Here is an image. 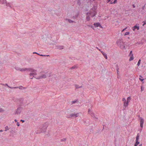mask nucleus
I'll use <instances>...</instances> for the list:
<instances>
[{
    "label": "nucleus",
    "instance_id": "obj_49",
    "mask_svg": "<svg viewBox=\"0 0 146 146\" xmlns=\"http://www.w3.org/2000/svg\"><path fill=\"white\" fill-rule=\"evenodd\" d=\"M15 122H17V119H15Z\"/></svg>",
    "mask_w": 146,
    "mask_h": 146
},
{
    "label": "nucleus",
    "instance_id": "obj_42",
    "mask_svg": "<svg viewBox=\"0 0 146 146\" xmlns=\"http://www.w3.org/2000/svg\"><path fill=\"white\" fill-rule=\"evenodd\" d=\"M141 91H143V88L142 86L141 87Z\"/></svg>",
    "mask_w": 146,
    "mask_h": 146
},
{
    "label": "nucleus",
    "instance_id": "obj_50",
    "mask_svg": "<svg viewBox=\"0 0 146 146\" xmlns=\"http://www.w3.org/2000/svg\"><path fill=\"white\" fill-rule=\"evenodd\" d=\"M90 111V110L89 109H88V112H89V113H89V112Z\"/></svg>",
    "mask_w": 146,
    "mask_h": 146
},
{
    "label": "nucleus",
    "instance_id": "obj_34",
    "mask_svg": "<svg viewBox=\"0 0 146 146\" xmlns=\"http://www.w3.org/2000/svg\"><path fill=\"white\" fill-rule=\"evenodd\" d=\"M91 114H92V115H91V116L92 117H95L93 113H91Z\"/></svg>",
    "mask_w": 146,
    "mask_h": 146
},
{
    "label": "nucleus",
    "instance_id": "obj_48",
    "mask_svg": "<svg viewBox=\"0 0 146 146\" xmlns=\"http://www.w3.org/2000/svg\"><path fill=\"white\" fill-rule=\"evenodd\" d=\"M96 48H97V49H98L100 51H101L97 47H96Z\"/></svg>",
    "mask_w": 146,
    "mask_h": 146
},
{
    "label": "nucleus",
    "instance_id": "obj_43",
    "mask_svg": "<svg viewBox=\"0 0 146 146\" xmlns=\"http://www.w3.org/2000/svg\"><path fill=\"white\" fill-rule=\"evenodd\" d=\"M21 121H22L23 123L25 122V120L21 119Z\"/></svg>",
    "mask_w": 146,
    "mask_h": 146
},
{
    "label": "nucleus",
    "instance_id": "obj_47",
    "mask_svg": "<svg viewBox=\"0 0 146 146\" xmlns=\"http://www.w3.org/2000/svg\"><path fill=\"white\" fill-rule=\"evenodd\" d=\"M113 2L112 1H111V2L110 3L111 4H113Z\"/></svg>",
    "mask_w": 146,
    "mask_h": 146
},
{
    "label": "nucleus",
    "instance_id": "obj_4",
    "mask_svg": "<svg viewBox=\"0 0 146 146\" xmlns=\"http://www.w3.org/2000/svg\"><path fill=\"white\" fill-rule=\"evenodd\" d=\"M0 3L1 4H6L7 6H9L10 7H11L10 3H7L6 0H0Z\"/></svg>",
    "mask_w": 146,
    "mask_h": 146
},
{
    "label": "nucleus",
    "instance_id": "obj_57",
    "mask_svg": "<svg viewBox=\"0 0 146 146\" xmlns=\"http://www.w3.org/2000/svg\"><path fill=\"white\" fill-rule=\"evenodd\" d=\"M46 56H49V55H46Z\"/></svg>",
    "mask_w": 146,
    "mask_h": 146
},
{
    "label": "nucleus",
    "instance_id": "obj_29",
    "mask_svg": "<svg viewBox=\"0 0 146 146\" xmlns=\"http://www.w3.org/2000/svg\"><path fill=\"white\" fill-rule=\"evenodd\" d=\"M131 99V97L130 96L128 97L127 99V101H128V100H130V99Z\"/></svg>",
    "mask_w": 146,
    "mask_h": 146
},
{
    "label": "nucleus",
    "instance_id": "obj_8",
    "mask_svg": "<svg viewBox=\"0 0 146 146\" xmlns=\"http://www.w3.org/2000/svg\"><path fill=\"white\" fill-rule=\"evenodd\" d=\"M129 56H130V58L129 59V60L131 61L133 60V59L134 58L133 57V54L132 53V51H131L129 54Z\"/></svg>",
    "mask_w": 146,
    "mask_h": 146
},
{
    "label": "nucleus",
    "instance_id": "obj_11",
    "mask_svg": "<svg viewBox=\"0 0 146 146\" xmlns=\"http://www.w3.org/2000/svg\"><path fill=\"white\" fill-rule=\"evenodd\" d=\"M139 25H135L134 26L133 28V31H135L136 29H137V30H139Z\"/></svg>",
    "mask_w": 146,
    "mask_h": 146
},
{
    "label": "nucleus",
    "instance_id": "obj_14",
    "mask_svg": "<svg viewBox=\"0 0 146 146\" xmlns=\"http://www.w3.org/2000/svg\"><path fill=\"white\" fill-rule=\"evenodd\" d=\"M128 102L127 101L126 102V101H124L123 103V106L125 107V108L124 109H125L126 107L127 106L128 104Z\"/></svg>",
    "mask_w": 146,
    "mask_h": 146
},
{
    "label": "nucleus",
    "instance_id": "obj_22",
    "mask_svg": "<svg viewBox=\"0 0 146 146\" xmlns=\"http://www.w3.org/2000/svg\"><path fill=\"white\" fill-rule=\"evenodd\" d=\"M75 87L76 88H78L82 87V86H79V85H76Z\"/></svg>",
    "mask_w": 146,
    "mask_h": 146
},
{
    "label": "nucleus",
    "instance_id": "obj_41",
    "mask_svg": "<svg viewBox=\"0 0 146 146\" xmlns=\"http://www.w3.org/2000/svg\"><path fill=\"white\" fill-rule=\"evenodd\" d=\"M91 14L90 13H86V15L87 16L88 15H90V14Z\"/></svg>",
    "mask_w": 146,
    "mask_h": 146
},
{
    "label": "nucleus",
    "instance_id": "obj_19",
    "mask_svg": "<svg viewBox=\"0 0 146 146\" xmlns=\"http://www.w3.org/2000/svg\"><path fill=\"white\" fill-rule=\"evenodd\" d=\"M78 15H79L78 14H77V15H75L73 16L72 17L74 19H76L78 17Z\"/></svg>",
    "mask_w": 146,
    "mask_h": 146
},
{
    "label": "nucleus",
    "instance_id": "obj_51",
    "mask_svg": "<svg viewBox=\"0 0 146 146\" xmlns=\"http://www.w3.org/2000/svg\"><path fill=\"white\" fill-rule=\"evenodd\" d=\"M1 85H3V86H4V84H1Z\"/></svg>",
    "mask_w": 146,
    "mask_h": 146
},
{
    "label": "nucleus",
    "instance_id": "obj_3",
    "mask_svg": "<svg viewBox=\"0 0 146 146\" xmlns=\"http://www.w3.org/2000/svg\"><path fill=\"white\" fill-rule=\"evenodd\" d=\"M48 125V123L46 122L44 124L42 127L40 129L41 131L40 132H39V133L44 132L46 131V130L47 128Z\"/></svg>",
    "mask_w": 146,
    "mask_h": 146
},
{
    "label": "nucleus",
    "instance_id": "obj_39",
    "mask_svg": "<svg viewBox=\"0 0 146 146\" xmlns=\"http://www.w3.org/2000/svg\"><path fill=\"white\" fill-rule=\"evenodd\" d=\"M33 54H38V55H40L38 53L36 52H33Z\"/></svg>",
    "mask_w": 146,
    "mask_h": 146
},
{
    "label": "nucleus",
    "instance_id": "obj_45",
    "mask_svg": "<svg viewBox=\"0 0 146 146\" xmlns=\"http://www.w3.org/2000/svg\"><path fill=\"white\" fill-rule=\"evenodd\" d=\"M126 29V28H125V29H123L122 30V32H123V31H124Z\"/></svg>",
    "mask_w": 146,
    "mask_h": 146
},
{
    "label": "nucleus",
    "instance_id": "obj_21",
    "mask_svg": "<svg viewBox=\"0 0 146 146\" xmlns=\"http://www.w3.org/2000/svg\"><path fill=\"white\" fill-rule=\"evenodd\" d=\"M19 88L20 89L22 90L23 89V87L22 86H20L19 87H13V88Z\"/></svg>",
    "mask_w": 146,
    "mask_h": 146
},
{
    "label": "nucleus",
    "instance_id": "obj_28",
    "mask_svg": "<svg viewBox=\"0 0 146 146\" xmlns=\"http://www.w3.org/2000/svg\"><path fill=\"white\" fill-rule=\"evenodd\" d=\"M4 111V110L2 108H0V112H2Z\"/></svg>",
    "mask_w": 146,
    "mask_h": 146
},
{
    "label": "nucleus",
    "instance_id": "obj_5",
    "mask_svg": "<svg viewBox=\"0 0 146 146\" xmlns=\"http://www.w3.org/2000/svg\"><path fill=\"white\" fill-rule=\"evenodd\" d=\"M139 133L137 134V135L136 138V142L134 145V146H137V145L139 143Z\"/></svg>",
    "mask_w": 146,
    "mask_h": 146
},
{
    "label": "nucleus",
    "instance_id": "obj_38",
    "mask_svg": "<svg viewBox=\"0 0 146 146\" xmlns=\"http://www.w3.org/2000/svg\"><path fill=\"white\" fill-rule=\"evenodd\" d=\"M139 80H140L141 81H143L144 80V79H141V78H139Z\"/></svg>",
    "mask_w": 146,
    "mask_h": 146
},
{
    "label": "nucleus",
    "instance_id": "obj_23",
    "mask_svg": "<svg viewBox=\"0 0 146 146\" xmlns=\"http://www.w3.org/2000/svg\"><path fill=\"white\" fill-rule=\"evenodd\" d=\"M66 139H67L66 138H63L60 140V141L61 142L65 141H66Z\"/></svg>",
    "mask_w": 146,
    "mask_h": 146
},
{
    "label": "nucleus",
    "instance_id": "obj_55",
    "mask_svg": "<svg viewBox=\"0 0 146 146\" xmlns=\"http://www.w3.org/2000/svg\"><path fill=\"white\" fill-rule=\"evenodd\" d=\"M125 48V46H123V48Z\"/></svg>",
    "mask_w": 146,
    "mask_h": 146
},
{
    "label": "nucleus",
    "instance_id": "obj_9",
    "mask_svg": "<svg viewBox=\"0 0 146 146\" xmlns=\"http://www.w3.org/2000/svg\"><path fill=\"white\" fill-rule=\"evenodd\" d=\"M78 113H71L70 115V116L68 117V118H70V117H78Z\"/></svg>",
    "mask_w": 146,
    "mask_h": 146
},
{
    "label": "nucleus",
    "instance_id": "obj_61",
    "mask_svg": "<svg viewBox=\"0 0 146 146\" xmlns=\"http://www.w3.org/2000/svg\"><path fill=\"white\" fill-rule=\"evenodd\" d=\"M111 0H110V1H111Z\"/></svg>",
    "mask_w": 146,
    "mask_h": 146
},
{
    "label": "nucleus",
    "instance_id": "obj_33",
    "mask_svg": "<svg viewBox=\"0 0 146 146\" xmlns=\"http://www.w3.org/2000/svg\"><path fill=\"white\" fill-rule=\"evenodd\" d=\"M77 100H76V101H73L72 102V104H74L76 102V101Z\"/></svg>",
    "mask_w": 146,
    "mask_h": 146
},
{
    "label": "nucleus",
    "instance_id": "obj_20",
    "mask_svg": "<svg viewBox=\"0 0 146 146\" xmlns=\"http://www.w3.org/2000/svg\"><path fill=\"white\" fill-rule=\"evenodd\" d=\"M96 14H97L96 12L95 11H94L93 15L91 16L92 17H92H94L95 16H96Z\"/></svg>",
    "mask_w": 146,
    "mask_h": 146
},
{
    "label": "nucleus",
    "instance_id": "obj_53",
    "mask_svg": "<svg viewBox=\"0 0 146 146\" xmlns=\"http://www.w3.org/2000/svg\"><path fill=\"white\" fill-rule=\"evenodd\" d=\"M3 131L2 130H1L0 131V132H2Z\"/></svg>",
    "mask_w": 146,
    "mask_h": 146
},
{
    "label": "nucleus",
    "instance_id": "obj_6",
    "mask_svg": "<svg viewBox=\"0 0 146 146\" xmlns=\"http://www.w3.org/2000/svg\"><path fill=\"white\" fill-rule=\"evenodd\" d=\"M23 108L21 106L19 107L16 110L15 114H20Z\"/></svg>",
    "mask_w": 146,
    "mask_h": 146
},
{
    "label": "nucleus",
    "instance_id": "obj_40",
    "mask_svg": "<svg viewBox=\"0 0 146 146\" xmlns=\"http://www.w3.org/2000/svg\"><path fill=\"white\" fill-rule=\"evenodd\" d=\"M122 101L124 102L126 101V100L125 98H123L122 99Z\"/></svg>",
    "mask_w": 146,
    "mask_h": 146
},
{
    "label": "nucleus",
    "instance_id": "obj_32",
    "mask_svg": "<svg viewBox=\"0 0 146 146\" xmlns=\"http://www.w3.org/2000/svg\"><path fill=\"white\" fill-rule=\"evenodd\" d=\"M117 2V0H114V1L113 2V4H115Z\"/></svg>",
    "mask_w": 146,
    "mask_h": 146
},
{
    "label": "nucleus",
    "instance_id": "obj_26",
    "mask_svg": "<svg viewBox=\"0 0 146 146\" xmlns=\"http://www.w3.org/2000/svg\"><path fill=\"white\" fill-rule=\"evenodd\" d=\"M5 131H6L7 130H9V128L7 126H6L5 128Z\"/></svg>",
    "mask_w": 146,
    "mask_h": 146
},
{
    "label": "nucleus",
    "instance_id": "obj_35",
    "mask_svg": "<svg viewBox=\"0 0 146 146\" xmlns=\"http://www.w3.org/2000/svg\"><path fill=\"white\" fill-rule=\"evenodd\" d=\"M17 125L18 126H20V124L19 123V122H17Z\"/></svg>",
    "mask_w": 146,
    "mask_h": 146
},
{
    "label": "nucleus",
    "instance_id": "obj_60",
    "mask_svg": "<svg viewBox=\"0 0 146 146\" xmlns=\"http://www.w3.org/2000/svg\"><path fill=\"white\" fill-rule=\"evenodd\" d=\"M128 38H129V37H128Z\"/></svg>",
    "mask_w": 146,
    "mask_h": 146
},
{
    "label": "nucleus",
    "instance_id": "obj_27",
    "mask_svg": "<svg viewBox=\"0 0 146 146\" xmlns=\"http://www.w3.org/2000/svg\"><path fill=\"white\" fill-rule=\"evenodd\" d=\"M129 32H126L125 33L124 35L125 36V35H129Z\"/></svg>",
    "mask_w": 146,
    "mask_h": 146
},
{
    "label": "nucleus",
    "instance_id": "obj_10",
    "mask_svg": "<svg viewBox=\"0 0 146 146\" xmlns=\"http://www.w3.org/2000/svg\"><path fill=\"white\" fill-rule=\"evenodd\" d=\"M94 25L95 27H100L101 28H102V26L101 25L100 23H95L94 24Z\"/></svg>",
    "mask_w": 146,
    "mask_h": 146
},
{
    "label": "nucleus",
    "instance_id": "obj_2",
    "mask_svg": "<svg viewBox=\"0 0 146 146\" xmlns=\"http://www.w3.org/2000/svg\"><path fill=\"white\" fill-rule=\"evenodd\" d=\"M52 75L51 73L49 72H47L42 75L39 76L37 79H39L42 78H45L47 77H49L51 76Z\"/></svg>",
    "mask_w": 146,
    "mask_h": 146
},
{
    "label": "nucleus",
    "instance_id": "obj_56",
    "mask_svg": "<svg viewBox=\"0 0 146 146\" xmlns=\"http://www.w3.org/2000/svg\"><path fill=\"white\" fill-rule=\"evenodd\" d=\"M139 77H142L141 76V75H140L139 76Z\"/></svg>",
    "mask_w": 146,
    "mask_h": 146
},
{
    "label": "nucleus",
    "instance_id": "obj_24",
    "mask_svg": "<svg viewBox=\"0 0 146 146\" xmlns=\"http://www.w3.org/2000/svg\"><path fill=\"white\" fill-rule=\"evenodd\" d=\"M117 67L116 68V70L117 71V75H119V68H118V66L117 65Z\"/></svg>",
    "mask_w": 146,
    "mask_h": 146
},
{
    "label": "nucleus",
    "instance_id": "obj_16",
    "mask_svg": "<svg viewBox=\"0 0 146 146\" xmlns=\"http://www.w3.org/2000/svg\"><path fill=\"white\" fill-rule=\"evenodd\" d=\"M66 20H68L70 23H75V21L69 19H66Z\"/></svg>",
    "mask_w": 146,
    "mask_h": 146
},
{
    "label": "nucleus",
    "instance_id": "obj_54",
    "mask_svg": "<svg viewBox=\"0 0 146 146\" xmlns=\"http://www.w3.org/2000/svg\"><path fill=\"white\" fill-rule=\"evenodd\" d=\"M86 121H84V123H86Z\"/></svg>",
    "mask_w": 146,
    "mask_h": 146
},
{
    "label": "nucleus",
    "instance_id": "obj_12",
    "mask_svg": "<svg viewBox=\"0 0 146 146\" xmlns=\"http://www.w3.org/2000/svg\"><path fill=\"white\" fill-rule=\"evenodd\" d=\"M64 46H56V48L60 50L63 49Z\"/></svg>",
    "mask_w": 146,
    "mask_h": 146
},
{
    "label": "nucleus",
    "instance_id": "obj_37",
    "mask_svg": "<svg viewBox=\"0 0 146 146\" xmlns=\"http://www.w3.org/2000/svg\"><path fill=\"white\" fill-rule=\"evenodd\" d=\"M145 5L142 7V10H143L144 9V8H145Z\"/></svg>",
    "mask_w": 146,
    "mask_h": 146
},
{
    "label": "nucleus",
    "instance_id": "obj_15",
    "mask_svg": "<svg viewBox=\"0 0 146 146\" xmlns=\"http://www.w3.org/2000/svg\"><path fill=\"white\" fill-rule=\"evenodd\" d=\"M78 65H76L71 67L70 68L71 69H76L78 68Z\"/></svg>",
    "mask_w": 146,
    "mask_h": 146
},
{
    "label": "nucleus",
    "instance_id": "obj_30",
    "mask_svg": "<svg viewBox=\"0 0 146 146\" xmlns=\"http://www.w3.org/2000/svg\"><path fill=\"white\" fill-rule=\"evenodd\" d=\"M143 26H144L146 24V22L145 21H144L143 22Z\"/></svg>",
    "mask_w": 146,
    "mask_h": 146
},
{
    "label": "nucleus",
    "instance_id": "obj_18",
    "mask_svg": "<svg viewBox=\"0 0 146 146\" xmlns=\"http://www.w3.org/2000/svg\"><path fill=\"white\" fill-rule=\"evenodd\" d=\"M86 19L87 21H89L90 20V17L89 15L87 16Z\"/></svg>",
    "mask_w": 146,
    "mask_h": 146
},
{
    "label": "nucleus",
    "instance_id": "obj_46",
    "mask_svg": "<svg viewBox=\"0 0 146 146\" xmlns=\"http://www.w3.org/2000/svg\"><path fill=\"white\" fill-rule=\"evenodd\" d=\"M133 8H135V5H133Z\"/></svg>",
    "mask_w": 146,
    "mask_h": 146
},
{
    "label": "nucleus",
    "instance_id": "obj_17",
    "mask_svg": "<svg viewBox=\"0 0 146 146\" xmlns=\"http://www.w3.org/2000/svg\"><path fill=\"white\" fill-rule=\"evenodd\" d=\"M23 100H24V99L23 98H21V99H20L19 102H20V104H21L22 105V104H23Z\"/></svg>",
    "mask_w": 146,
    "mask_h": 146
},
{
    "label": "nucleus",
    "instance_id": "obj_52",
    "mask_svg": "<svg viewBox=\"0 0 146 146\" xmlns=\"http://www.w3.org/2000/svg\"><path fill=\"white\" fill-rule=\"evenodd\" d=\"M142 145V144H141L139 146H141Z\"/></svg>",
    "mask_w": 146,
    "mask_h": 146
},
{
    "label": "nucleus",
    "instance_id": "obj_36",
    "mask_svg": "<svg viewBox=\"0 0 146 146\" xmlns=\"http://www.w3.org/2000/svg\"><path fill=\"white\" fill-rule=\"evenodd\" d=\"M89 27H91V28L94 29V27L92 25H88Z\"/></svg>",
    "mask_w": 146,
    "mask_h": 146
},
{
    "label": "nucleus",
    "instance_id": "obj_13",
    "mask_svg": "<svg viewBox=\"0 0 146 146\" xmlns=\"http://www.w3.org/2000/svg\"><path fill=\"white\" fill-rule=\"evenodd\" d=\"M101 52L102 53V54H103V56L105 57V58H106V59H107L108 57L106 54L105 53V52H104L102 51H101Z\"/></svg>",
    "mask_w": 146,
    "mask_h": 146
},
{
    "label": "nucleus",
    "instance_id": "obj_31",
    "mask_svg": "<svg viewBox=\"0 0 146 146\" xmlns=\"http://www.w3.org/2000/svg\"><path fill=\"white\" fill-rule=\"evenodd\" d=\"M5 86H7L8 87H9V88H13V87H12V88H11V87H9V86H8V85L7 84H5Z\"/></svg>",
    "mask_w": 146,
    "mask_h": 146
},
{
    "label": "nucleus",
    "instance_id": "obj_1",
    "mask_svg": "<svg viewBox=\"0 0 146 146\" xmlns=\"http://www.w3.org/2000/svg\"><path fill=\"white\" fill-rule=\"evenodd\" d=\"M17 70H20L21 71H25L26 70H28L31 71L32 73H31L29 74L30 78L32 79L33 78V77H34V76L37 74L36 72V70L32 69L31 68H25V69H21V68H19L18 69H16Z\"/></svg>",
    "mask_w": 146,
    "mask_h": 146
},
{
    "label": "nucleus",
    "instance_id": "obj_25",
    "mask_svg": "<svg viewBox=\"0 0 146 146\" xmlns=\"http://www.w3.org/2000/svg\"><path fill=\"white\" fill-rule=\"evenodd\" d=\"M141 60L140 59H139L138 61V62L137 63V65L138 66H139L140 65V62H141Z\"/></svg>",
    "mask_w": 146,
    "mask_h": 146
},
{
    "label": "nucleus",
    "instance_id": "obj_44",
    "mask_svg": "<svg viewBox=\"0 0 146 146\" xmlns=\"http://www.w3.org/2000/svg\"><path fill=\"white\" fill-rule=\"evenodd\" d=\"M40 55V56H46V55H42V54H41V55L40 54V55Z\"/></svg>",
    "mask_w": 146,
    "mask_h": 146
},
{
    "label": "nucleus",
    "instance_id": "obj_7",
    "mask_svg": "<svg viewBox=\"0 0 146 146\" xmlns=\"http://www.w3.org/2000/svg\"><path fill=\"white\" fill-rule=\"evenodd\" d=\"M139 119L140 120V126L141 128H142L143 127V124L144 122V120L141 117H140Z\"/></svg>",
    "mask_w": 146,
    "mask_h": 146
},
{
    "label": "nucleus",
    "instance_id": "obj_59",
    "mask_svg": "<svg viewBox=\"0 0 146 146\" xmlns=\"http://www.w3.org/2000/svg\"><path fill=\"white\" fill-rule=\"evenodd\" d=\"M110 0H109L108 2H110Z\"/></svg>",
    "mask_w": 146,
    "mask_h": 146
},
{
    "label": "nucleus",
    "instance_id": "obj_58",
    "mask_svg": "<svg viewBox=\"0 0 146 146\" xmlns=\"http://www.w3.org/2000/svg\"><path fill=\"white\" fill-rule=\"evenodd\" d=\"M42 72V73H44V72Z\"/></svg>",
    "mask_w": 146,
    "mask_h": 146
}]
</instances>
